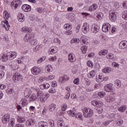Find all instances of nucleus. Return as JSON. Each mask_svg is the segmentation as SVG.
I'll return each instance as SVG.
<instances>
[{
    "label": "nucleus",
    "instance_id": "nucleus-28",
    "mask_svg": "<svg viewBox=\"0 0 127 127\" xmlns=\"http://www.w3.org/2000/svg\"><path fill=\"white\" fill-rule=\"evenodd\" d=\"M45 70L47 73H51L53 71V67H52L51 64H48L46 66Z\"/></svg>",
    "mask_w": 127,
    "mask_h": 127
},
{
    "label": "nucleus",
    "instance_id": "nucleus-29",
    "mask_svg": "<svg viewBox=\"0 0 127 127\" xmlns=\"http://www.w3.org/2000/svg\"><path fill=\"white\" fill-rule=\"evenodd\" d=\"M22 32L31 33V32H32V29L30 28H28V27H23L22 28Z\"/></svg>",
    "mask_w": 127,
    "mask_h": 127
},
{
    "label": "nucleus",
    "instance_id": "nucleus-43",
    "mask_svg": "<svg viewBox=\"0 0 127 127\" xmlns=\"http://www.w3.org/2000/svg\"><path fill=\"white\" fill-rule=\"evenodd\" d=\"M18 6V4L17 3H16V2H12L11 3V8H12L13 9H16V8Z\"/></svg>",
    "mask_w": 127,
    "mask_h": 127
},
{
    "label": "nucleus",
    "instance_id": "nucleus-37",
    "mask_svg": "<svg viewBox=\"0 0 127 127\" xmlns=\"http://www.w3.org/2000/svg\"><path fill=\"white\" fill-rule=\"evenodd\" d=\"M111 71V68L109 67H106L102 70V72L105 74H107V73H110Z\"/></svg>",
    "mask_w": 127,
    "mask_h": 127
},
{
    "label": "nucleus",
    "instance_id": "nucleus-3",
    "mask_svg": "<svg viewBox=\"0 0 127 127\" xmlns=\"http://www.w3.org/2000/svg\"><path fill=\"white\" fill-rule=\"evenodd\" d=\"M67 114L69 115L70 117H75L76 119L78 120H80L81 121H83V118L82 117V113H78L77 114H76V110L75 108L72 109V110H69L67 112Z\"/></svg>",
    "mask_w": 127,
    "mask_h": 127
},
{
    "label": "nucleus",
    "instance_id": "nucleus-2",
    "mask_svg": "<svg viewBox=\"0 0 127 127\" xmlns=\"http://www.w3.org/2000/svg\"><path fill=\"white\" fill-rule=\"evenodd\" d=\"M58 51V48L56 47H51L49 50V55L50 57L49 58V61H54L56 60V56H51V55H54L56 53H57Z\"/></svg>",
    "mask_w": 127,
    "mask_h": 127
},
{
    "label": "nucleus",
    "instance_id": "nucleus-31",
    "mask_svg": "<svg viewBox=\"0 0 127 127\" xmlns=\"http://www.w3.org/2000/svg\"><path fill=\"white\" fill-rule=\"evenodd\" d=\"M39 127H48V124L46 122H40L38 124Z\"/></svg>",
    "mask_w": 127,
    "mask_h": 127
},
{
    "label": "nucleus",
    "instance_id": "nucleus-38",
    "mask_svg": "<svg viewBox=\"0 0 127 127\" xmlns=\"http://www.w3.org/2000/svg\"><path fill=\"white\" fill-rule=\"evenodd\" d=\"M117 117V114H111L108 116V119H110L111 120H113V119H118Z\"/></svg>",
    "mask_w": 127,
    "mask_h": 127
},
{
    "label": "nucleus",
    "instance_id": "nucleus-55",
    "mask_svg": "<svg viewBox=\"0 0 127 127\" xmlns=\"http://www.w3.org/2000/svg\"><path fill=\"white\" fill-rule=\"evenodd\" d=\"M49 93H51V94H54V93H56V89H55L54 87H52L49 90Z\"/></svg>",
    "mask_w": 127,
    "mask_h": 127
},
{
    "label": "nucleus",
    "instance_id": "nucleus-50",
    "mask_svg": "<svg viewBox=\"0 0 127 127\" xmlns=\"http://www.w3.org/2000/svg\"><path fill=\"white\" fill-rule=\"evenodd\" d=\"M21 102L23 107H24L27 105V100L26 99H22Z\"/></svg>",
    "mask_w": 127,
    "mask_h": 127
},
{
    "label": "nucleus",
    "instance_id": "nucleus-63",
    "mask_svg": "<svg viewBox=\"0 0 127 127\" xmlns=\"http://www.w3.org/2000/svg\"><path fill=\"white\" fill-rule=\"evenodd\" d=\"M122 5H123V7H124V8H127V1H124L122 2Z\"/></svg>",
    "mask_w": 127,
    "mask_h": 127
},
{
    "label": "nucleus",
    "instance_id": "nucleus-51",
    "mask_svg": "<svg viewBox=\"0 0 127 127\" xmlns=\"http://www.w3.org/2000/svg\"><path fill=\"white\" fill-rule=\"evenodd\" d=\"M64 28L66 30H69L71 28V25L69 24H65L64 25Z\"/></svg>",
    "mask_w": 127,
    "mask_h": 127
},
{
    "label": "nucleus",
    "instance_id": "nucleus-25",
    "mask_svg": "<svg viewBox=\"0 0 127 127\" xmlns=\"http://www.w3.org/2000/svg\"><path fill=\"white\" fill-rule=\"evenodd\" d=\"M31 95V90L30 89L26 88L24 92V97L27 99Z\"/></svg>",
    "mask_w": 127,
    "mask_h": 127
},
{
    "label": "nucleus",
    "instance_id": "nucleus-7",
    "mask_svg": "<svg viewBox=\"0 0 127 127\" xmlns=\"http://www.w3.org/2000/svg\"><path fill=\"white\" fill-rule=\"evenodd\" d=\"M82 30L83 33H88L90 31V25L85 22L83 24Z\"/></svg>",
    "mask_w": 127,
    "mask_h": 127
},
{
    "label": "nucleus",
    "instance_id": "nucleus-46",
    "mask_svg": "<svg viewBox=\"0 0 127 127\" xmlns=\"http://www.w3.org/2000/svg\"><path fill=\"white\" fill-rule=\"evenodd\" d=\"M71 43H79L80 40L77 38H74L70 41Z\"/></svg>",
    "mask_w": 127,
    "mask_h": 127
},
{
    "label": "nucleus",
    "instance_id": "nucleus-34",
    "mask_svg": "<svg viewBox=\"0 0 127 127\" xmlns=\"http://www.w3.org/2000/svg\"><path fill=\"white\" fill-rule=\"evenodd\" d=\"M17 120L18 123H20V124H22V123H24V122H25V118L22 117H18Z\"/></svg>",
    "mask_w": 127,
    "mask_h": 127
},
{
    "label": "nucleus",
    "instance_id": "nucleus-21",
    "mask_svg": "<svg viewBox=\"0 0 127 127\" xmlns=\"http://www.w3.org/2000/svg\"><path fill=\"white\" fill-rule=\"evenodd\" d=\"M68 60L69 62L73 63L76 61V57H75V55L73 54H69L68 55Z\"/></svg>",
    "mask_w": 127,
    "mask_h": 127
},
{
    "label": "nucleus",
    "instance_id": "nucleus-49",
    "mask_svg": "<svg viewBox=\"0 0 127 127\" xmlns=\"http://www.w3.org/2000/svg\"><path fill=\"white\" fill-rule=\"evenodd\" d=\"M98 95L100 98H104V97L106 96V93H105L104 91L99 92L98 93Z\"/></svg>",
    "mask_w": 127,
    "mask_h": 127
},
{
    "label": "nucleus",
    "instance_id": "nucleus-56",
    "mask_svg": "<svg viewBox=\"0 0 127 127\" xmlns=\"http://www.w3.org/2000/svg\"><path fill=\"white\" fill-rule=\"evenodd\" d=\"M112 65L113 67H115V68H120V64L117 63L113 62Z\"/></svg>",
    "mask_w": 127,
    "mask_h": 127
},
{
    "label": "nucleus",
    "instance_id": "nucleus-24",
    "mask_svg": "<svg viewBox=\"0 0 127 127\" xmlns=\"http://www.w3.org/2000/svg\"><path fill=\"white\" fill-rule=\"evenodd\" d=\"M50 87V84L48 83H45L44 84L40 85V88L41 90H45V89H49Z\"/></svg>",
    "mask_w": 127,
    "mask_h": 127
},
{
    "label": "nucleus",
    "instance_id": "nucleus-45",
    "mask_svg": "<svg viewBox=\"0 0 127 127\" xmlns=\"http://www.w3.org/2000/svg\"><path fill=\"white\" fill-rule=\"evenodd\" d=\"M87 47L86 46H83L81 47L80 48V50H81L83 54H86V53H87Z\"/></svg>",
    "mask_w": 127,
    "mask_h": 127
},
{
    "label": "nucleus",
    "instance_id": "nucleus-40",
    "mask_svg": "<svg viewBox=\"0 0 127 127\" xmlns=\"http://www.w3.org/2000/svg\"><path fill=\"white\" fill-rule=\"evenodd\" d=\"M32 36V35H28L26 34L25 36L24 37V40L25 42H28L30 40V38Z\"/></svg>",
    "mask_w": 127,
    "mask_h": 127
},
{
    "label": "nucleus",
    "instance_id": "nucleus-22",
    "mask_svg": "<svg viewBox=\"0 0 127 127\" xmlns=\"http://www.w3.org/2000/svg\"><path fill=\"white\" fill-rule=\"evenodd\" d=\"M96 80L98 83H102V82L104 81V75L102 74H99L98 75L96 76Z\"/></svg>",
    "mask_w": 127,
    "mask_h": 127
},
{
    "label": "nucleus",
    "instance_id": "nucleus-12",
    "mask_svg": "<svg viewBox=\"0 0 127 127\" xmlns=\"http://www.w3.org/2000/svg\"><path fill=\"white\" fill-rule=\"evenodd\" d=\"M109 13V18L111 21L115 22V20H117V14H116V12L114 11H110Z\"/></svg>",
    "mask_w": 127,
    "mask_h": 127
},
{
    "label": "nucleus",
    "instance_id": "nucleus-17",
    "mask_svg": "<svg viewBox=\"0 0 127 127\" xmlns=\"http://www.w3.org/2000/svg\"><path fill=\"white\" fill-rule=\"evenodd\" d=\"M127 47V41H122L119 43V48L120 49H125Z\"/></svg>",
    "mask_w": 127,
    "mask_h": 127
},
{
    "label": "nucleus",
    "instance_id": "nucleus-35",
    "mask_svg": "<svg viewBox=\"0 0 127 127\" xmlns=\"http://www.w3.org/2000/svg\"><path fill=\"white\" fill-rule=\"evenodd\" d=\"M98 54L100 56H103V55H106L108 54V51L106 50H102L99 52Z\"/></svg>",
    "mask_w": 127,
    "mask_h": 127
},
{
    "label": "nucleus",
    "instance_id": "nucleus-32",
    "mask_svg": "<svg viewBox=\"0 0 127 127\" xmlns=\"http://www.w3.org/2000/svg\"><path fill=\"white\" fill-rule=\"evenodd\" d=\"M87 76L89 78H93V77H95V76H96V70H93L91 71L90 72V73H88L87 74Z\"/></svg>",
    "mask_w": 127,
    "mask_h": 127
},
{
    "label": "nucleus",
    "instance_id": "nucleus-57",
    "mask_svg": "<svg viewBox=\"0 0 127 127\" xmlns=\"http://www.w3.org/2000/svg\"><path fill=\"white\" fill-rule=\"evenodd\" d=\"M64 33L66 35H71V34L73 33V32L70 30H66V31L64 32Z\"/></svg>",
    "mask_w": 127,
    "mask_h": 127
},
{
    "label": "nucleus",
    "instance_id": "nucleus-59",
    "mask_svg": "<svg viewBox=\"0 0 127 127\" xmlns=\"http://www.w3.org/2000/svg\"><path fill=\"white\" fill-rule=\"evenodd\" d=\"M6 93L9 95H11V94H13V90L12 89H8L6 90Z\"/></svg>",
    "mask_w": 127,
    "mask_h": 127
},
{
    "label": "nucleus",
    "instance_id": "nucleus-62",
    "mask_svg": "<svg viewBox=\"0 0 127 127\" xmlns=\"http://www.w3.org/2000/svg\"><path fill=\"white\" fill-rule=\"evenodd\" d=\"M97 111L98 114H102L103 113V107L97 108Z\"/></svg>",
    "mask_w": 127,
    "mask_h": 127
},
{
    "label": "nucleus",
    "instance_id": "nucleus-27",
    "mask_svg": "<svg viewBox=\"0 0 127 127\" xmlns=\"http://www.w3.org/2000/svg\"><path fill=\"white\" fill-rule=\"evenodd\" d=\"M115 86L117 89H120L122 86V82L120 79H116L115 81Z\"/></svg>",
    "mask_w": 127,
    "mask_h": 127
},
{
    "label": "nucleus",
    "instance_id": "nucleus-13",
    "mask_svg": "<svg viewBox=\"0 0 127 127\" xmlns=\"http://www.w3.org/2000/svg\"><path fill=\"white\" fill-rule=\"evenodd\" d=\"M10 120V115L9 114H5L2 117V122L3 124H8Z\"/></svg>",
    "mask_w": 127,
    "mask_h": 127
},
{
    "label": "nucleus",
    "instance_id": "nucleus-11",
    "mask_svg": "<svg viewBox=\"0 0 127 127\" xmlns=\"http://www.w3.org/2000/svg\"><path fill=\"white\" fill-rule=\"evenodd\" d=\"M102 30L103 32H108L109 30H111V24L109 23H104L102 26Z\"/></svg>",
    "mask_w": 127,
    "mask_h": 127
},
{
    "label": "nucleus",
    "instance_id": "nucleus-10",
    "mask_svg": "<svg viewBox=\"0 0 127 127\" xmlns=\"http://www.w3.org/2000/svg\"><path fill=\"white\" fill-rule=\"evenodd\" d=\"M105 100L107 101V103L112 104L113 102H115V97L114 94H111L110 95H107L105 97Z\"/></svg>",
    "mask_w": 127,
    "mask_h": 127
},
{
    "label": "nucleus",
    "instance_id": "nucleus-20",
    "mask_svg": "<svg viewBox=\"0 0 127 127\" xmlns=\"http://www.w3.org/2000/svg\"><path fill=\"white\" fill-rule=\"evenodd\" d=\"M18 20L20 22H23L24 20H25V19L24 18V14H23L22 13H19L17 16Z\"/></svg>",
    "mask_w": 127,
    "mask_h": 127
},
{
    "label": "nucleus",
    "instance_id": "nucleus-16",
    "mask_svg": "<svg viewBox=\"0 0 127 127\" xmlns=\"http://www.w3.org/2000/svg\"><path fill=\"white\" fill-rule=\"evenodd\" d=\"M22 9L25 12H28L31 10V7L28 4H24L22 6Z\"/></svg>",
    "mask_w": 127,
    "mask_h": 127
},
{
    "label": "nucleus",
    "instance_id": "nucleus-48",
    "mask_svg": "<svg viewBox=\"0 0 127 127\" xmlns=\"http://www.w3.org/2000/svg\"><path fill=\"white\" fill-rule=\"evenodd\" d=\"M122 17L125 20H127V10L123 11L122 13Z\"/></svg>",
    "mask_w": 127,
    "mask_h": 127
},
{
    "label": "nucleus",
    "instance_id": "nucleus-26",
    "mask_svg": "<svg viewBox=\"0 0 127 127\" xmlns=\"http://www.w3.org/2000/svg\"><path fill=\"white\" fill-rule=\"evenodd\" d=\"M124 124V121L122 120H118L117 121H114L113 123V126L114 127H118L121 126Z\"/></svg>",
    "mask_w": 127,
    "mask_h": 127
},
{
    "label": "nucleus",
    "instance_id": "nucleus-9",
    "mask_svg": "<svg viewBox=\"0 0 127 127\" xmlns=\"http://www.w3.org/2000/svg\"><path fill=\"white\" fill-rule=\"evenodd\" d=\"M113 86L112 83L106 85L104 86V90L106 92H115V88L113 87Z\"/></svg>",
    "mask_w": 127,
    "mask_h": 127
},
{
    "label": "nucleus",
    "instance_id": "nucleus-54",
    "mask_svg": "<svg viewBox=\"0 0 127 127\" xmlns=\"http://www.w3.org/2000/svg\"><path fill=\"white\" fill-rule=\"evenodd\" d=\"M1 60L2 62H6L8 60L6 59V55L5 56H2Z\"/></svg>",
    "mask_w": 127,
    "mask_h": 127
},
{
    "label": "nucleus",
    "instance_id": "nucleus-42",
    "mask_svg": "<svg viewBox=\"0 0 127 127\" xmlns=\"http://www.w3.org/2000/svg\"><path fill=\"white\" fill-rule=\"evenodd\" d=\"M80 40L82 41V43H83V44H88V41H87V38L86 37H85V36H82L80 38Z\"/></svg>",
    "mask_w": 127,
    "mask_h": 127
},
{
    "label": "nucleus",
    "instance_id": "nucleus-1",
    "mask_svg": "<svg viewBox=\"0 0 127 127\" xmlns=\"http://www.w3.org/2000/svg\"><path fill=\"white\" fill-rule=\"evenodd\" d=\"M35 92L37 93L38 98L40 100L41 103H45V101L48 99V95L49 94H45L43 93L42 91L40 90L39 88H35Z\"/></svg>",
    "mask_w": 127,
    "mask_h": 127
},
{
    "label": "nucleus",
    "instance_id": "nucleus-15",
    "mask_svg": "<svg viewBox=\"0 0 127 127\" xmlns=\"http://www.w3.org/2000/svg\"><path fill=\"white\" fill-rule=\"evenodd\" d=\"M31 72L32 74H33V75H38V74H39L40 72H41V70L40 69V68L34 66L32 67L31 69Z\"/></svg>",
    "mask_w": 127,
    "mask_h": 127
},
{
    "label": "nucleus",
    "instance_id": "nucleus-4",
    "mask_svg": "<svg viewBox=\"0 0 127 127\" xmlns=\"http://www.w3.org/2000/svg\"><path fill=\"white\" fill-rule=\"evenodd\" d=\"M83 113L84 118H92L93 115H94V111L91 108H84L83 110Z\"/></svg>",
    "mask_w": 127,
    "mask_h": 127
},
{
    "label": "nucleus",
    "instance_id": "nucleus-64",
    "mask_svg": "<svg viewBox=\"0 0 127 127\" xmlns=\"http://www.w3.org/2000/svg\"><path fill=\"white\" fill-rule=\"evenodd\" d=\"M14 127H24V125L20 124H16Z\"/></svg>",
    "mask_w": 127,
    "mask_h": 127
},
{
    "label": "nucleus",
    "instance_id": "nucleus-33",
    "mask_svg": "<svg viewBox=\"0 0 127 127\" xmlns=\"http://www.w3.org/2000/svg\"><path fill=\"white\" fill-rule=\"evenodd\" d=\"M37 98H36V95L35 94H32V95L30 97L29 101L30 102H34V101H36Z\"/></svg>",
    "mask_w": 127,
    "mask_h": 127
},
{
    "label": "nucleus",
    "instance_id": "nucleus-36",
    "mask_svg": "<svg viewBox=\"0 0 127 127\" xmlns=\"http://www.w3.org/2000/svg\"><path fill=\"white\" fill-rule=\"evenodd\" d=\"M106 58H107V59H112L113 60H114V59H115V55L112 53L108 54L106 56Z\"/></svg>",
    "mask_w": 127,
    "mask_h": 127
},
{
    "label": "nucleus",
    "instance_id": "nucleus-6",
    "mask_svg": "<svg viewBox=\"0 0 127 127\" xmlns=\"http://www.w3.org/2000/svg\"><path fill=\"white\" fill-rule=\"evenodd\" d=\"M5 55L7 60H13L17 56V53L16 52H9L6 54Z\"/></svg>",
    "mask_w": 127,
    "mask_h": 127
},
{
    "label": "nucleus",
    "instance_id": "nucleus-18",
    "mask_svg": "<svg viewBox=\"0 0 127 127\" xmlns=\"http://www.w3.org/2000/svg\"><path fill=\"white\" fill-rule=\"evenodd\" d=\"M35 123V121L33 118L29 119L26 122V125L27 127H29L30 126H33L34 124Z\"/></svg>",
    "mask_w": 127,
    "mask_h": 127
},
{
    "label": "nucleus",
    "instance_id": "nucleus-53",
    "mask_svg": "<svg viewBox=\"0 0 127 127\" xmlns=\"http://www.w3.org/2000/svg\"><path fill=\"white\" fill-rule=\"evenodd\" d=\"M64 121L63 120H59L58 122V126L59 127H63V123Z\"/></svg>",
    "mask_w": 127,
    "mask_h": 127
},
{
    "label": "nucleus",
    "instance_id": "nucleus-47",
    "mask_svg": "<svg viewBox=\"0 0 127 127\" xmlns=\"http://www.w3.org/2000/svg\"><path fill=\"white\" fill-rule=\"evenodd\" d=\"M42 47V45L41 44H38V45H37L35 48H34V51H35V52L38 51V50H40V49H41V48Z\"/></svg>",
    "mask_w": 127,
    "mask_h": 127
},
{
    "label": "nucleus",
    "instance_id": "nucleus-39",
    "mask_svg": "<svg viewBox=\"0 0 127 127\" xmlns=\"http://www.w3.org/2000/svg\"><path fill=\"white\" fill-rule=\"evenodd\" d=\"M126 110H127V106L126 105H123L118 109V111H120V112H121V113L126 112Z\"/></svg>",
    "mask_w": 127,
    "mask_h": 127
},
{
    "label": "nucleus",
    "instance_id": "nucleus-52",
    "mask_svg": "<svg viewBox=\"0 0 127 127\" xmlns=\"http://www.w3.org/2000/svg\"><path fill=\"white\" fill-rule=\"evenodd\" d=\"M113 6L116 9H118V8H120V4L119 3V2H116L114 3Z\"/></svg>",
    "mask_w": 127,
    "mask_h": 127
},
{
    "label": "nucleus",
    "instance_id": "nucleus-60",
    "mask_svg": "<svg viewBox=\"0 0 127 127\" xmlns=\"http://www.w3.org/2000/svg\"><path fill=\"white\" fill-rule=\"evenodd\" d=\"M59 81L61 84H64V76L63 75L62 76L60 77Z\"/></svg>",
    "mask_w": 127,
    "mask_h": 127
},
{
    "label": "nucleus",
    "instance_id": "nucleus-19",
    "mask_svg": "<svg viewBox=\"0 0 127 127\" xmlns=\"http://www.w3.org/2000/svg\"><path fill=\"white\" fill-rule=\"evenodd\" d=\"M98 8V4L97 3H93L88 8L89 11H95Z\"/></svg>",
    "mask_w": 127,
    "mask_h": 127
},
{
    "label": "nucleus",
    "instance_id": "nucleus-5",
    "mask_svg": "<svg viewBox=\"0 0 127 127\" xmlns=\"http://www.w3.org/2000/svg\"><path fill=\"white\" fill-rule=\"evenodd\" d=\"M23 79V76L21 74L19 73V72H15L13 76V80L15 82V83L20 82V81H22Z\"/></svg>",
    "mask_w": 127,
    "mask_h": 127
},
{
    "label": "nucleus",
    "instance_id": "nucleus-58",
    "mask_svg": "<svg viewBox=\"0 0 127 127\" xmlns=\"http://www.w3.org/2000/svg\"><path fill=\"white\" fill-rule=\"evenodd\" d=\"M4 77V72L2 70H0V80Z\"/></svg>",
    "mask_w": 127,
    "mask_h": 127
},
{
    "label": "nucleus",
    "instance_id": "nucleus-14",
    "mask_svg": "<svg viewBox=\"0 0 127 127\" xmlns=\"http://www.w3.org/2000/svg\"><path fill=\"white\" fill-rule=\"evenodd\" d=\"M91 105L94 106V107H97V108H102L103 103L101 101H98L97 100H93L91 102Z\"/></svg>",
    "mask_w": 127,
    "mask_h": 127
},
{
    "label": "nucleus",
    "instance_id": "nucleus-61",
    "mask_svg": "<svg viewBox=\"0 0 127 127\" xmlns=\"http://www.w3.org/2000/svg\"><path fill=\"white\" fill-rule=\"evenodd\" d=\"M87 65L88 67H93V62L91 61H87Z\"/></svg>",
    "mask_w": 127,
    "mask_h": 127
},
{
    "label": "nucleus",
    "instance_id": "nucleus-30",
    "mask_svg": "<svg viewBox=\"0 0 127 127\" xmlns=\"http://www.w3.org/2000/svg\"><path fill=\"white\" fill-rule=\"evenodd\" d=\"M56 109V104L52 103L48 106V110L50 112H53Z\"/></svg>",
    "mask_w": 127,
    "mask_h": 127
},
{
    "label": "nucleus",
    "instance_id": "nucleus-23",
    "mask_svg": "<svg viewBox=\"0 0 127 127\" xmlns=\"http://www.w3.org/2000/svg\"><path fill=\"white\" fill-rule=\"evenodd\" d=\"M29 42L31 45H36V44H37V40L34 39V36H32L30 38Z\"/></svg>",
    "mask_w": 127,
    "mask_h": 127
},
{
    "label": "nucleus",
    "instance_id": "nucleus-44",
    "mask_svg": "<svg viewBox=\"0 0 127 127\" xmlns=\"http://www.w3.org/2000/svg\"><path fill=\"white\" fill-rule=\"evenodd\" d=\"M37 11L39 12V13H44L45 10L43 7H38L36 8Z\"/></svg>",
    "mask_w": 127,
    "mask_h": 127
},
{
    "label": "nucleus",
    "instance_id": "nucleus-8",
    "mask_svg": "<svg viewBox=\"0 0 127 127\" xmlns=\"http://www.w3.org/2000/svg\"><path fill=\"white\" fill-rule=\"evenodd\" d=\"M91 30L92 33L96 34V33H98V32L100 31V26L98 25L93 24L91 25Z\"/></svg>",
    "mask_w": 127,
    "mask_h": 127
},
{
    "label": "nucleus",
    "instance_id": "nucleus-41",
    "mask_svg": "<svg viewBox=\"0 0 127 127\" xmlns=\"http://www.w3.org/2000/svg\"><path fill=\"white\" fill-rule=\"evenodd\" d=\"M3 17L5 19H8L9 18V14L6 11H4L3 13Z\"/></svg>",
    "mask_w": 127,
    "mask_h": 127
}]
</instances>
